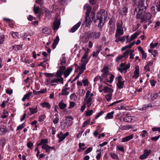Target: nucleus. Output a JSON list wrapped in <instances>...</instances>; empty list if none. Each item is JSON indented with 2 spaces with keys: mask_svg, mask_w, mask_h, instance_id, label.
<instances>
[{
  "mask_svg": "<svg viewBox=\"0 0 160 160\" xmlns=\"http://www.w3.org/2000/svg\"><path fill=\"white\" fill-rule=\"evenodd\" d=\"M107 17V12L102 10L97 14L96 18L94 20L95 23L98 24V27H102L105 22Z\"/></svg>",
  "mask_w": 160,
  "mask_h": 160,
  "instance_id": "nucleus-1",
  "label": "nucleus"
},
{
  "mask_svg": "<svg viewBox=\"0 0 160 160\" xmlns=\"http://www.w3.org/2000/svg\"><path fill=\"white\" fill-rule=\"evenodd\" d=\"M144 0H133L134 4L136 8L135 9L136 13L139 12L140 13H143L146 11V8L144 6Z\"/></svg>",
  "mask_w": 160,
  "mask_h": 160,
  "instance_id": "nucleus-2",
  "label": "nucleus"
},
{
  "mask_svg": "<svg viewBox=\"0 0 160 160\" xmlns=\"http://www.w3.org/2000/svg\"><path fill=\"white\" fill-rule=\"evenodd\" d=\"M152 16V15L150 13H145L143 15L141 16V20H142L140 22L141 23L148 22L151 18Z\"/></svg>",
  "mask_w": 160,
  "mask_h": 160,
  "instance_id": "nucleus-3",
  "label": "nucleus"
},
{
  "mask_svg": "<svg viewBox=\"0 0 160 160\" xmlns=\"http://www.w3.org/2000/svg\"><path fill=\"white\" fill-rule=\"evenodd\" d=\"M89 15H87L84 21V22L86 24H89L92 22L94 17L95 13L94 12L92 11L91 12L90 17H89Z\"/></svg>",
  "mask_w": 160,
  "mask_h": 160,
  "instance_id": "nucleus-4",
  "label": "nucleus"
},
{
  "mask_svg": "<svg viewBox=\"0 0 160 160\" xmlns=\"http://www.w3.org/2000/svg\"><path fill=\"white\" fill-rule=\"evenodd\" d=\"M68 135L69 133L68 132H66L64 134H63L62 132H61L60 134L58 135V137L59 139L58 141L59 142L62 141Z\"/></svg>",
  "mask_w": 160,
  "mask_h": 160,
  "instance_id": "nucleus-5",
  "label": "nucleus"
},
{
  "mask_svg": "<svg viewBox=\"0 0 160 160\" xmlns=\"http://www.w3.org/2000/svg\"><path fill=\"white\" fill-rule=\"evenodd\" d=\"M118 83L117 84L118 88L121 89L123 88L124 85V81H123L122 78L120 76L118 78Z\"/></svg>",
  "mask_w": 160,
  "mask_h": 160,
  "instance_id": "nucleus-6",
  "label": "nucleus"
},
{
  "mask_svg": "<svg viewBox=\"0 0 160 160\" xmlns=\"http://www.w3.org/2000/svg\"><path fill=\"white\" fill-rule=\"evenodd\" d=\"M60 24V21L59 19H56L53 23L52 26L53 30H57L59 27Z\"/></svg>",
  "mask_w": 160,
  "mask_h": 160,
  "instance_id": "nucleus-7",
  "label": "nucleus"
},
{
  "mask_svg": "<svg viewBox=\"0 0 160 160\" xmlns=\"http://www.w3.org/2000/svg\"><path fill=\"white\" fill-rule=\"evenodd\" d=\"M42 149H44L46 150V152H49L52 149L54 148V147H51L49 146L48 145L46 144H44L42 147Z\"/></svg>",
  "mask_w": 160,
  "mask_h": 160,
  "instance_id": "nucleus-8",
  "label": "nucleus"
},
{
  "mask_svg": "<svg viewBox=\"0 0 160 160\" xmlns=\"http://www.w3.org/2000/svg\"><path fill=\"white\" fill-rule=\"evenodd\" d=\"M81 24L80 22H78L76 24L73 26L71 29L70 32H74L80 26Z\"/></svg>",
  "mask_w": 160,
  "mask_h": 160,
  "instance_id": "nucleus-9",
  "label": "nucleus"
},
{
  "mask_svg": "<svg viewBox=\"0 0 160 160\" xmlns=\"http://www.w3.org/2000/svg\"><path fill=\"white\" fill-rule=\"evenodd\" d=\"M134 75L132 77V78L136 79L139 77V71L138 67H136L135 70L134 72Z\"/></svg>",
  "mask_w": 160,
  "mask_h": 160,
  "instance_id": "nucleus-10",
  "label": "nucleus"
},
{
  "mask_svg": "<svg viewBox=\"0 0 160 160\" xmlns=\"http://www.w3.org/2000/svg\"><path fill=\"white\" fill-rule=\"evenodd\" d=\"M123 29H116V33L115 35L116 38H117L118 37H120L123 34Z\"/></svg>",
  "mask_w": 160,
  "mask_h": 160,
  "instance_id": "nucleus-11",
  "label": "nucleus"
},
{
  "mask_svg": "<svg viewBox=\"0 0 160 160\" xmlns=\"http://www.w3.org/2000/svg\"><path fill=\"white\" fill-rule=\"evenodd\" d=\"M128 8L126 7H124L121 9L120 10L119 13V14L121 15H125L126 14Z\"/></svg>",
  "mask_w": 160,
  "mask_h": 160,
  "instance_id": "nucleus-12",
  "label": "nucleus"
},
{
  "mask_svg": "<svg viewBox=\"0 0 160 160\" xmlns=\"http://www.w3.org/2000/svg\"><path fill=\"white\" fill-rule=\"evenodd\" d=\"M91 8L90 7L88 4H86L84 7V9H86L87 11L86 12V15H89L91 11Z\"/></svg>",
  "mask_w": 160,
  "mask_h": 160,
  "instance_id": "nucleus-13",
  "label": "nucleus"
},
{
  "mask_svg": "<svg viewBox=\"0 0 160 160\" xmlns=\"http://www.w3.org/2000/svg\"><path fill=\"white\" fill-rule=\"evenodd\" d=\"M58 82H60L62 84L63 82V79L62 78H56L50 81L51 83H58Z\"/></svg>",
  "mask_w": 160,
  "mask_h": 160,
  "instance_id": "nucleus-14",
  "label": "nucleus"
},
{
  "mask_svg": "<svg viewBox=\"0 0 160 160\" xmlns=\"http://www.w3.org/2000/svg\"><path fill=\"white\" fill-rule=\"evenodd\" d=\"M72 68L71 67L68 68L64 73V75L65 78H67L70 73L72 71Z\"/></svg>",
  "mask_w": 160,
  "mask_h": 160,
  "instance_id": "nucleus-15",
  "label": "nucleus"
},
{
  "mask_svg": "<svg viewBox=\"0 0 160 160\" xmlns=\"http://www.w3.org/2000/svg\"><path fill=\"white\" fill-rule=\"evenodd\" d=\"M92 36L95 39H98L101 36V33L100 32H93L92 33Z\"/></svg>",
  "mask_w": 160,
  "mask_h": 160,
  "instance_id": "nucleus-16",
  "label": "nucleus"
},
{
  "mask_svg": "<svg viewBox=\"0 0 160 160\" xmlns=\"http://www.w3.org/2000/svg\"><path fill=\"white\" fill-rule=\"evenodd\" d=\"M59 41V36H57L56 37V38L54 41V42L52 45V48L53 49H54L56 47V46L58 44Z\"/></svg>",
  "mask_w": 160,
  "mask_h": 160,
  "instance_id": "nucleus-17",
  "label": "nucleus"
},
{
  "mask_svg": "<svg viewBox=\"0 0 160 160\" xmlns=\"http://www.w3.org/2000/svg\"><path fill=\"white\" fill-rule=\"evenodd\" d=\"M58 106L59 108L62 110L64 109L67 107V104L63 102L62 100L59 103Z\"/></svg>",
  "mask_w": 160,
  "mask_h": 160,
  "instance_id": "nucleus-18",
  "label": "nucleus"
},
{
  "mask_svg": "<svg viewBox=\"0 0 160 160\" xmlns=\"http://www.w3.org/2000/svg\"><path fill=\"white\" fill-rule=\"evenodd\" d=\"M133 138V135L132 134L130 135L127 136L122 138V142H126L128 141L130 139H132Z\"/></svg>",
  "mask_w": 160,
  "mask_h": 160,
  "instance_id": "nucleus-19",
  "label": "nucleus"
},
{
  "mask_svg": "<svg viewBox=\"0 0 160 160\" xmlns=\"http://www.w3.org/2000/svg\"><path fill=\"white\" fill-rule=\"evenodd\" d=\"M40 105L43 108H49L51 107L50 104L48 102H43L42 103H41Z\"/></svg>",
  "mask_w": 160,
  "mask_h": 160,
  "instance_id": "nucleus-20",
  "label": "nucleus"
},
{
  "mask_svg": "<svg viewBox=\"0 0 160 160\" xmlns=\"http://www.w3.org/2000/svg\"><path fill=\"white\" fill-rule=\"evenodd\" d=\"M42 33L46 34H48L50 33V30L48 28L46 27H44L42 29Z\"/></svg>",
  "mask_w": 160,
  "mask_h": 160,
  "instance_id": "nucleus-21",
  "label": "nucleus"
},
{
  "mask_svg": "<svg viewBox=\"0 0 160 160\" xmlns=\"http://www.w3.org/2000/svg\"><path fill=\"white\" fill-rule=\"evenodd\" d=\"M113 91V90L111 88H109L107 87H104V93L108 92L110 93H112Z\"/></svg>",
  "mask_w": 160,
  "mask_h": 160,
  "instance_id": "nucleus-22",
  "label": "nucleus"
},
{
  "mask_svg": "<svg viewBox=\"0 0 160 160\" xmlns=\"http://www.w3.org/2000/svg\"><path fill=\"white\" fill-rule=\"evenodd\" d=\"M114 112L113 111L110 112L108 113L106 116L105 117V118L106 119H112L113 117V114H114Z\"/></svg>",
  "mask_w": 160,
  "mask_h": 160,
  "instance_id": "nucleus-23",
  "label": "nucleus"
},
{
  "mask_svg": "<svg viewBox=\"0 0 160 160\" xmlns=\"http://www.w3.org/2000/svg\"><path fill=\"white\" fill-rule=\"evenodd\" d=\"M130 67V64L129 63L128 64V65L126 67L123 68H118L119 71L121 72H122L123 71H126L127 69H129Z\"/></svg>",
  "mask_w": 160,
  "mask_h": 160,
  "instance_id": "nucleus-24",
  "label": "nucleus"
},
{
  "mask_svg": "<svg viewBox=\"0 0 160 160\" xmlns=\"http://www.w3.org/2000/svg\"><path fill=\"white\" fill-rule=\"evenodd\" d=\"M139 34L140 33L138 32H135L133 34L131 37V39L130 42H131L136 38L139 35Z\"/></svg>",
  "mask_w": 160,
  "mask_h": 160,
  "instance_id": "nucleus-25",
  "label": "nucleus"
},
{
  "mask_svg": "<svg viewBox=\"0 0 160 160\" xmlns=\"http://www.w3.org/2000/svg\"><path fill=\"white\" fill-rule=\"evenodd\" d=\"M132 120L131 116H129L125 117L123 119V121L126 122H130Z\"/></svg>",
  "mask_w": 160,
  "mask_h": 160,
  "instance_id": "nucleus-26",
  "label": "nucleus"
},
{
  "mask_svg": "<svg viewBox=\"0 0 160 160\" xmlns=\"http://www.w3.org/2000/svg\"><path fill=\"white\" fill-rule=\"evenodd\" d=\"M32 93V92H29L26 94L25 95L23 98L22 99V101H24L26 100V99H28Z\"/></svg>",
  "mask_w": 160,
  "mask_h": 160,
  "instance_id": "nucleus-27",
  "label": "nucleus"
},
{
  "mask_svg": "<svg viewBox=\"0 0 160 160\" xmlns=\"http://www.w3.org/2000/svg\"><path fill=\"white\" fill-rule=\"evenodd\" d=\"M122 24L123 22L122 21H121L120 22L118 23L116 25L117 27V29H123Z\"/></svg>",
  "mask_w": 160,
  "mask_h": 160,
  "instance_id": "nucleus-28",
  "label": "nucleus"
},
{
  "mask_svg": "<svg viewBox=\"0 0 160 160\" xmlns=\"http://www.w3.org/2000/svg\"><path fill=\"white\" fill-rule=\"evenodd\" d=\"M130 52H133L134 51L132 49L127 50L123 53V56L124 57H126V58H127L128 54H129Z\"/></svg>",
  "mask_w": 160,
  "mask_h": 160,
  "instance_id": "nucleus-29",
  "label": "nucleus"
},
{
  "mask_svg": "<svg viewBox=\"0 0 160 160\" xmlns=\"http://www.w3.org/2000/svg\"><path fill=\"white\" fill-rule=\"evenodd\" d=\"M112 93H110L106 95L105 97L107 99V101L109 102L111 100V99L112 98Z\"/></svg>",
  "mask_w": 160,
  "mask_h": 160,
  "instance_id": "nucleus-30",
  "label": "nucleus"
},
{
  "mask_svg": "<svg viewBox=\"0 0 160 160\" xmlns=\"http://www.w3.org/2000/svg\"><path fill=\"white\" fill-rule=\"evenodd\" d=\"M62 92L61 93V94L62 95H68L69 93V92L66 90L65 89H62Z\"/></svg>",
  "mask_w": 160,
  "mask_h": 160,
  "instance_id": "nucleus-31",
  "label": "nucleus"
},
{
  "mask_svg": "<svg viewBox=\"0 0 160 160\" xmlns=\"http://www.w3.org/2000/svg\"><path fill=\"white\" fill-rule=\"evenodd\" d=\"M92 97H89L86 99V100H84L86 104H88L90 103H92L91 102L92 101Z\"/></svg>",
  "mask_w": 160,
  "mask_h": 160,
  "instance_id": "nucleus-32",
  "label": "nucleus"
},
{
  "mask_svg": "<svg viewBox=\"0 0 160 160\" xmlns=\"http://www.w3.org/2000/svg\"><path fill=\"white\" fill-rule=\"evenodd\" d=\"M33 10L35 14H38L39 12L40 8L39 7H36L34 6Z\"/></svg>",
  "mask_w": 160,
  "mask_h": 160,
  "instance_id": "nucleus-33",
  "label": "nucleus"
},
{
  "mask_svg": "<svg viewBox=\"0 0 160 160\" xmlns=\"http://www.w3.org/2000/svg\"><path fill=\"white\" fill-rule=\"evenodd\" d=\"M89 50V49H87V51H85L81 59H86L88 55V51Z\"/></svg>",
  "mask_w": 160,
  "mask_h": 160,
  "instance_id": "nucleus-34",
  "label": "nucleus"
},
{
  "mask_svg": "<svg viewBox=\"0 0 160 160\" xmlns=\"http://www.w3.org/2000/svg\"><path fill=\"white\" fill-rule=\"evenodd\" d=\"M22 46L20 45H17L15 46H13V48L15 50L18 51L20 49V48H22Z\"/></svg>",
  "mask_w": 160,
  "mask_h": 160,
  "instance_id": "nucleus-35",
  "label": "nucleus"
},
{
  "mask_svg": "<svg viewBox=\"0 0 160 160\" xmlns=\"http://www.w3.org/2000/svg\"><path fill=\"white\" fill-rule=\"evenodd\" d=\"M45 116L44 115H41L39 117V121L42 122L45 118Z\"/></svg>",
  "mask_w": 160,
  "mask_h": 160,
  "instance_id": "nucleus-36",
  "label": "nucleus"
},
{
  "mask_svg": "<svg viewBox=\"0 0 160 160\" xmlns=\"http://www.w3.org/2000/svg\"><path fill=\"white\" fill-rule=\"evenodd\" d=\"M29 109L31 111V112L32 114H34L38 112V110L37 108H30Z\"/></svg>",
  "mask_w": 160,
  "mask_h": 160,
  "instance_id": "nucleus-37",
  "label": "nucleus"
},
{
  "mask_svg": "<svg viewBox=\"0 0 160 160\" xmlns=\"http://www.w3.org/2000/svg\"><path fill=\"white\" fill-rule=\"evenodd\" d=\"M90 123V119H88L85 121L82 124V127H84L89 124Z\"/></svg>",
  "mask_w": 160,
  "mask_h": 160,
  "instance_id": "nucleus-38",
  "label": "nucleus"
},
{
  "mask_svg": "<svg viewBox=\"0 0 160 160\" xmlns=\"http://www.w3.org/2000/svg\"><path fill=\"white\" fill-rule=\"evenodd\" d=\"M158 97H159L158 94V93H157L154 94L152 95H151V99L152 100H153L155 99Z\"/></svg>",
  "mask_w": 160,
  "mask_h": 160,
  "instance_id": "nucleus-39",
  "label": "nucleus"
},
{
  "mask_svg": "<svg viewBox=\"0 0 160 160\" xmlns=\"http://www.w3.org/2000/svg\"><path fill=\"white\" fill-rule=\"evenodd\" d=\"M93 113V110H89L87 111L86 113V115L87 116H90L92 115Z\"/></svg>",
  "mask_w": 160,
  "mask_h": 160,
  "instance_id": "nucleus-40",
  "label": "nucleus"
},
{
  "mask_svg": "<svg viewBox=\"0 0 160 160\" xmlns=\"http://www.w3.org/2000/svg\"><path fill=\"white\" fill-rule=\"evenodd\" d=\"M27 146L28 148L31 149H32L33 148V144L32 142H29L27 143Z\"/></svg>",
  "mask_w": 160,
  "mask_h": 160,
  "instance_id": "nucleus-41",
  "label": "nucleus"
},
{
  "mask_svg": "<svg viewBox=\"0 0 160 160\" xmlns=\"http://www.w3.org/2000/svg\"><path fill=\"white\" fill-rule=\"evenodd\" d=\"M82 82L83 83L85 86H88L89 84V82L87 79L82 80Z\"/></svg>",
  "mask_w": 160,
  "mask_h": 160,
  "instance_id": "nucleus-42",
  "label": "nucleus"
},
{
  "mask_svg": "<svg viewBox=\"0 0 160 160\" xmlns=\"http://www.w3.org/2000/svg\"><path fill=\"white\" fill-rule=\"evenodd\" d=\"M63 73L61 72H60L59 70H58L56 73V77L58 78H62L61 77Z\"/></svg>",
  "mask_w": 160,
  "mask_h": 160,
  "instance_id": "nucleus-43",
  "label": "nucleus"
},
{
  "mask_svg": "<svg viewBox=\"0 0 160 160\" xmlns=\"http://www.w3.org/2000/svg\"><path fill=\"white\" fill-rule=\"evenodd\" d=\"M147 135L148 133L147 131L144 130L142 131V133L141 134L140 136H142V137L144 138L146 135Z\"/></svg>",
  "mask_w": 160,
  "mask_h": 160,
  "instance_id": "nucleus-44",
  "label": "nucleus"
},
{
  "mask_svg": "<svg viewBox=\"0 0 160 160\" xmlns=\"http://www.w3.org/2000/svg\"><path fill=\"white\" fill-rule=\"evenodd\" d=\"M66 69V67L64 66H61L59 67V71L63 73L64 71Z\"/></svg>",
  "mask_w": 160,
  "mask_h": 160,
  "instance_id": "nucleus-45",
  "label": "nucleus"
},
{
  "mask_svg": "<svg viewBox=\"0 0 160 160\" xmlns=\"http://www.w3.org/2000/svg\"><path fill=\"white\" fill-rule=\"evenodd\" d=\"M102 72L103 74H102V77L104 78H106L107 77V76L109 74V73L108 72Z\"/></svg>",
  "mask_w": 160,
  "mask_h": 160,
  "instance_id": "nucleus-46",
  "label": "nucleus"
},
{
  "mask_svg": "<svg viewBox=\"0 0 160 160\" xmlns=\"http://www.w3.org/2000/svg\"><path fill=\"white\" fill-rule=\"evenodd\" d=\"M24 123H22L17 127L16 130H20L23 128L24 127Z\"/></svg>",
  "mask_w": 160,
  "mask_h": 160,
  "instance_id": "nucleus-47",
  "label": "nucleus"
},
{
  "mask_svg": "<svg viewBox=\"0 0 160 160\" xmlns=\"http://www.w3.org/2000/svg\"><path fill=\"white\" fill-rule=\"evenodd\" d=\"M90 92L89 90H88L87 91L84 100H86V99L87 98H89L90 96Z\"/></svg>",
  "mask_w": 160,
  "mask_h": 160,
  "instance_id": "nucleus-48",
  "label": "nucleus"
},
{
  "mask_svg": "<svg viewBox=\"0 0 160 160\" xmlns=\"http://www.w3.org/2000/svg\"><path fill=\"white\" fill-rule=\"evenodd\" d=\"M151 152V151L150 150H145L144 151V154L147 157L149 155Z\"/></svg>",
  "mask_w": 160,
  "mask_h": 160,
  "instance_id": "nucleus-49",
  "label": "nucleus"
},
{
  "mask_svg": "<svg viewBox=\"0 0 160 160\" xmlns=\"http://www.w3.org/2000/svg\"><path fill=\"white\" fill-rule=\"evenodd\" d=\"M104 113V112L102 111H100V112L98 113L97 115L95 117V118H97L100 116L101 115H102Z\"/></svg>",
  "mask_w": 160,
  "mask_h": 160,
  "instance_id": "nucleus-50",
  "label": "nucleus"
},
{
  "mask_svg": "<svg viewBox=\"0 0 160 160\" xmlns=\"http://www.w3.org/2000/svg\"><path fill=\"white\" fill-rule=\"evenodd\" d=\"M89 61V59H88L85 60H84V59H81V61L82 62V64L86 65V64L88 63Z\"/></svg>",
  "mask_w": 160,
  "mask_h": 160,
  "instance_id": "nucleus-51",
  "label": "nucleus"
},
{
  "mask_svg": "<svg viewBox=\"0 0 160 160\" xmlns=\"http://www.w3.org/2000/svg\"><path fill=\"white\" fill-rule=\"evenodd\" d=\"M158 44V43L156 42L155 43L153 44L152 43L150 44V46L151 48H153L156 47Z\"/></svg>",
  "mask_w": 160,
  "mask_h": 160,
  "instance_id": "nucleus-52",
  "label": "nucleus"
},
{
  "mask_svg": "<svg viewBox=\"0 0 160 160\" xmlns=\"http://www.w3.org/2000/svg\"><path fill=\"white\" fill-rule=\"evenodd\" d=\"M5 128L3 126H2L0 127V129L3 133H5L7 130H6Z\"/></svg>",
  "mask_w": 160,
  "mask_h": 160,
  "instance_id": "nucleus-53",
  "label": "nucleus"
},
{
  "mask_svg": "<svg viewBox=\"0 0 160 160\" xmlns=\"http://www.w3.org/2000/svg\"><path fill=\"white\" fill-rule=\"evenodd\" d=\"M75 105V103L74 102H70V105L68 107L69 109H70L72 108Z\"/></svg>",
  "mask_w": 160,
  "mask_h": 160,
  "instance_id": "nucleus-54",
  "label": "nucleus"
},
{
  "mask_svg": "<svg viewBox=\"0 0 160 160\" xmlns=\"http://www.w3.org/2000/svg\"><path fill=\"white\" fill-rule=\"evenodd\" d=\"M41 141V143H42L43 145L48 143V140L47 139H42Z\"/></svg>",
  "mask_w": 160,
  "mask_h": 160,
  "instance_id": "nucleus-55",
  "label": "nucleus"
},
{
  "mask_svg": "<svg viewBox=\"0 0 160 160\" xmlns=\"http://www.w3.org/2000/svg\"><path fill=\"white\" fill-rule=\"evenodd\" d=\"M114 75L113 74H110V80H109V83H111L113 81L114 78Z\"/></svg>",
  "mask_w": 160,
  "mask_h": 160,
  "instance_id": "nucleus-56",
  "label": "nucleus"
},
{
  "mask_svg": "<svg viewBox=\"0 0 160 160\" xmlns=\"http://www.w3.org/2000/svg\"><path fill=\"white\" fill-rule=\"evenodd\" d=\"M4 36L2 35L1 36V38L0 39V44H2L4 41Z\"/></svg>",
  "mask_w": 160,
  "mask_h": 160,
  "instance_id": "nucleus-57",
  "label": "nucleus"
},
{
  "mask_svg": "<svg viewBox=\"0 0 160 160\" xmlns=\"http://www.w3.org/2000/svg\"><path fill=\"white\" fill-rule=\"evenodd\" d=\"M110 156L113 159H116L117 157V155L114 153H111Z\"/></svg>",
  "mask_w": 160,
  "mask_h": 160,
  "instance_id": "nucleus-58",
  "label": "nucleus"
},
{
  "mask_svg": "<svg viewBox=\"0 0 160 160\" xmlns=\"http://www.w3.org/2000/svg\"><path fill=\"white\" fill-rule=\"evenodd\" d=\"M59 118H58L56 117V118H54L53 120V122L55 124H57L58 122Z\"/></svg>",
  "mask_w": 160,
  "mask_h": 160,
  "instance_id": "nucleus-59",
  "label": "nucleus"
},
{
  "mask_svg": "<svg viewBox=\"0 0 160 160\" xmlns=\"http://www.w3.org/2000/svg\"><path fill=\"white\" fill-rule=\"evenodd\" d=\"M159 138V136H157L154 137H152L151 138V139L152 140L156 141Z\"/></svg>",
  "mask_w": 160,
  "mask_h": 160,
  "instance_id": "nucleus-60",
  "label": "nucleus"
},
{
  "mask_svg": "<svg viewBox=\"0 0 160 160\" xmlns=\"http://www.w3.org/2000/svg\"><path fill=\"white\" fill-rule=\"evenodd\" d=\"M124 58V56L123 55H121V56H118V57H117V58H116V61L117 62H119V61L121 59H122V58Z\"/></svg>",
  "mask_w": 160,
  "mask_h": 160,
  "instance_id": "nucleus-61",
  "label": "nucleus"
},
{
  "mask_svg": "<svg viewBox=\"0 0 160 160\" xmlns=\"http://www.w3.org/2000/svg\"><path fill=\"white\" fill-rule=\"evenodd\" d=\"M92 150V147L88 148L85 151L86 154H87L90 152Z\"/></svg>",
  "mask_w": 160,
  "mask_h": 160,
  "instance_id": "nucleus-62",
  "label": "nucleus"
},
{
  "mask_svg": "<svg viewBox=\"0 0 160 160\" xmlns=\"http://www.w3.org/2000/svg\"><path fill=\"white\" fill-rule=\"evenodd\" d=\"M86 69V66L82 64H81V66L80 67V70H82L83 71H84Z\"/></svg>",
  "mask_w": 160,
  "mask_h": 160,
  "instance_id": "nucleus-63",
  "label": "nucleus"
},
{
  "mask_svg": "<svg viewBox=\"0 0 160 160\" xmlns=\"http://www.w3.org/2000/svg\"><path fill=\"white\" fill-rule=\"evenodd\" d=\"M145 70L146 72L149 71H150V68L149 67L146 65L144 67Z\"/></svg>",
  "mask_w": 160,
  "mask_h": 160,
  "instance_id": "nucleus-64",
  "label": "nucleus"
}]
</instances>
